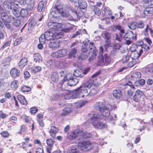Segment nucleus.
Listing matches in <instances>:
<instances>
[{
  "label": "nucleus",
  "mask_w": 153,
  "mask_h": 153,
  "mask_svg": "<svg viewBox=\"0 0 153 153\" xmlns=\"http://www.w3.org/2000/svg\"><path fill=\"white\" fill-rule=\"evenodd\" d=\"M96 109H98L102 115H99L94 112H91L89 115L91 116V122L95 128L102 129L106 128L107 126L104 123L99 120L103 119V117H107L109 115L110 112L108 110L109 107L105 106L104 102H97L94 106Z\"/></svg>",
  "instance_id": "obj_1"
},
{
  "label": "nucleus",
  "mask_w": 153,
  "mask_h": 153,
  "mask_svg": "<svg viewBox=\"0 0 153 153\" xmlns=\"http://www.w3.org/2000/svg\"><path fill=\"white\" fill-rule=\"evenodd\" d=\"M78 146L81 150L84 151L93 149L95 152H98V145L95 143H91L89 142H80L78 143Z\"/></svg>",
  "instance_id": "obj_2"
},
{
  "label": "nucleus",
  "mask_w": 153,
  "mask_h": 153,
  "mask_svg": "<svg viewBox=\"0 0 153 153\" xmlns=\"http://www.w3.org/2000/svg\"><path fill=\"white\" fill-rule=\"evenodd\" d=\"M71 94L73 98L88 99V98L87 89L81 87V85L77 89L74 91Z\"/></svg>",
  "instance_id": "obj_3"
},
{
  "label": "nucleus",
  "mask_w": 153,
  "mask_h": 153,
  "mask_svg": "<svg viewBox=\"0 0 153 153\" xmlns=\"http://www.w3.org/2000/svg\"><path fill=\"white\" fill-rule=\"evenodd\" d=\"M99 72H97L94 74L92 76V79H90L86 82L85 83L82 84L81 86V87H84V88H90L94 85V87H97L100 84V82H97V76L99 74Z\"/></svg>",
  "instance_id": "obj_4"
},
{
  "label": "nucleus",
  "mask_w": 153,
  "mask_h": 153,
  "mask_svg": "<svg viewBox=\"0 0 153 153\" xmlns=\"http://www.w3.org/2000/svg\"><path fill=\"white\" fill-rule=\"evenodd\" d=\"M90 42L89 40L84 41L83 42L82 48L81 49L82 53L79 57V59L83 60L87 58L90 55L89 51H88V45Z\"/></svg>",
  "instance_id": "obj_5"
},
{
  "label": "nucleus",
  "mask_w": 153,
  "mask_h": 153,
  "mask_svg": "<svg viewBox=\"0 0 153 153\" xmlns=\"http://www.w3.org/2000/svg\"><path fill=\"white\" fill-rule=\"evenodd\" d=\"M66 80L68 81L67 84L68 85L74 86L76 85L78 82V79L72 76L71 74H69L65 77L62 81V84Z\"/></svg>",
  "instance_id": "obj_6"
},
{
  "label": "nucleus",
  "mask_w": 153,
  "mask_h": 153,
  "mask_svg": "<svg viewBox=\"0 0 153 153\" xmlns=\"http://www.w3.org/2000/svg\"><path fill=\"white\" fill-rule=\"evenodd\" d=\"M44 35L45 36L46 40H51L54 39H58L62 38L64 36V34L62 32L53 33V32L48 31L45 32Z\"/></svg>",
  "instance_id": "obj_7"
},
{
  "label": "nucleus",
  "mask_w": 153,
  "mask_h": 153,
  "mask_svg": "<svg viewBox=\"0 0 153 153\" xmlns=\"http://www.w3.org/2000/svg\"><path fill=\"white\" fill-rule=\"evenodd\" d=\"M58 20H56L55 21L57 22ZM48 26L50 30L52 32L55 31L54 33L56 32L60 33L63 31L59 32L58 30L61 29L62 26V24L60 23H58L56 22H49L48 23Z\"/></svg>",
  "instance_id": "obj_8"
},
{
  "label": "nucleus",
  "mask_w": 153,
  "mask_h": 153,
  "mask_svg": "<svg viewBox=\"0 0 153 153\" xmlns=\"http://www.w3.org/2000/svg\"><path fill=\"white\" fill-rule=\"evenodd\" d=\"M98 60L97 62V65L98 66L105 65H107L110 63L111 59L109 56L107 54H105L104 56H99Z\"/></svg>",
  "instance_id": "obj_9"
},
{
  "label": "nucleus",
  "mask_w": 153,
  "mask_h": 153,
  "mask_svg": "<svg viewBox=\"0 0 153 153\" xmlns=\"http://www.w3.org/2000/svg\"><path fill=\"white\" fill-rule=\"evenodd\" d=\"M67 53V50L62 49L52 53L51 55L52 57L54 58H62L65 56Z\"/></svg>",
  "instance_id": "obj_10"
},
{
  "label": "nucleus",
  "mask_w": 153,
  "mask_h": 153,
  "mask_svg": "<svg viewBox=\"0 0 153 153\" xmlns=\"http://www.w3.org/2000/svg\"><path fill=\"white\" fill-rule=\"evenodd\" d=\"M89 47L90 48V51H92V54L89 59V61L91 62L94 60L97 56V50L94 46V43L92 42H90Z\"/></svg>",
  "instance_id": "obj_11"
},
{
  "label": "nucleus",
  "mask_w": 153,
  "mask_h": 153,
  "mask_svg": "<svg viewBox=\"0 0 153 153\" xmlns=\"http://www.w3.org/2000/svg\"><path fill=\"white\" fill-rule=\"evenodd\" d=\"M0 14L1 18L3 22H10L11 21L12 17L7 16L2 7L0 6Z\"/></svg>",
  "instance_id": "obj_12"
},
{
  "label": "nucleus",
  "mask_w": 153,
  "mask_h": 153,
  "mask_svg": "<svg viewBox=\"0 0 153 153\" xmlns=\"http://www.w3.org/2000/svg\"><path fill=\"white\" fill-rule=\"evenodd\" d=\"M19 3V2H16V1L10 2L8 1H5L4 2L3 6L5 10L7 9H14L13 7L17 6V3Z\"/></svg>",
  "instance_id": "obj_13"
},
{
  "label": "nucleus",
  "mask_w": 153,
  "mask_h": 153,
  "mask_svg": "<svg viewBox=\"0 0 153 153\" xmlns=\"http://www.w3.org/2000/svg\"><path fill=\"white\" fill-rule=\"evenodd\" d=\"M60 41L57 39H52L49 44V48L52 49H56L59 47Z\"/></svg>",
  "instance_id": "obj_14"
},
{
  "label": "nucleus",
  "mask_w": 153,
  "mask_h": 153,
  "mask_svg": "<svg viewBox=\"0 0 153 153\" xmlns=\"http://www.w3.org/2000/svg\"><path fill=\"white\" fill-rule=\"evenodd\" d=\"M10 73L11 76L14 78H16L19 76L20 75V70L14 68L11 70Z\"/></svg>",
  "instance_id": "obj_15"
},
{
  "label": "nucleus",
  "mask_w": 153,
  "mask_h": 153,
  "mask_svg": "<svg viewBox=\"0 0 153 153\" xmlns=\"http://www.w3.org/2000/svg\"><path fill=\"white\" fill-rule=\"evenodd\" d=\"M60 9V7H57L54 10H52L51 13V14L53 18V21H56L55 19H56V20H58L59 18V14H60L59 12L58 11Z\"/></svg>",
  "instance_id": "obj_16"
},
{
  "label": "nucleus",
  "mask_w": 153,
  "mask_h": 153,
  "mask_svg": "<svg viewBox=\"0 0 153 153\" xmlns=\"http://www.w3.org/2000/svg\"><path fill=\"white\" fill-rule=\"evenodd\" d=\"M143 95H144V94L142 91L139 90H137L134 96L133 100L136 102H137L140 98Z\"/></svg>",
  "instance_id": "obj_17"
},
{
  "label": "nucleus",
  "mask_w": 153,
  "mask_h": 153,
  "mask_svg": "<svg viewBox=\"0 0 153 153\" xmlns=\"http://www.w3.org/2000/svg\"><path fill=\"white\" fill-rule=\"evenodd\" d=\"M102 15L104 16H110L112 12L110 9L106 6H103L102 8Z\"/></svg>",
  "instance_id": "obj_18"
},
{
  "label": "nucleus",
  "mask_w": 153,
  "mask_h": 153,
  "mask_svg": "<svg viewBox=\"0 0 153 153\" xmlns=\"http://www.w3.org/2000/svg\"><path fill=\"white\" fill-rule=\"evenodd\" d=\"M58 63L57 61L55 59H50L47 61L46 65L49 68H53L57 67Z\"/></svg>",
  "instance_id": "obj_19"
},
{
  "label": "nucleus",
  "mask_w": 153,
  "mask_h": 153,
  "mask_svg": "<svg viewBox=\"0 0 153 153\" xmlns=\"http://www.w3.org/2000/svg\"><path fill=\"white\" fill-rule=\"evenodd\" d=\"M134 34L131 31H129L127 32L124 34L123 35V38L125 40L131 39H136V36L135 35V36H133Z\"/></svg>",
  "instance_id": "obj_20"
},
{
  "label": "nucleus",
  "mask_w": 153,
  "mask_h": 153,
  "mask_svg": "<svg viewBox=\"0 0 153 153\" xmlns=\"http://www.w3.org/2000/svg\"><path fill=\"white\" fill-rule=\"evenodd\" d=\"M33 58L34 61L36 63H39L42 60V57L41 54L38 53H34L33 55Z\"/></svg>",
  "instance_id": "obj_21"
},
{
  "label": "nucleus",
  "mask_w": 153,
  "mask_h": 153,
  "mask_svg": "<svg viewBox=\"0 0 153 153\" xmlns=\"http://www.w3.org/2000/svg\"><path fill=\"white\" fill-rule=\"evenodd\" d=\"M149 31L151 34L152 35L153 33V30L147 25H146V28L143 31V34L145 36L147 37L148 36Z\"/></svg>",
  "instance_id": "obj_22"
},
{
  "label": "nucleus",
  "mask_w": 153,
  "mask_h": 153,
  "mask_svg": "<svg viewBox=\"0 0 153 153\" xmlns=\"http://www.w3.org/2000/svg\"><path fill=\"white\" fill-rule=\"evenodd\" d=\"M125 33V31L124 30H121L120 31L119 35L116 34L114 36V38L116 40L119 42H121L123 38V35Z\"/></svg>",
  "instance_id": "obj_23"
},
{
  "label": "nucleus",
  "mask_w": 153,
  "mask_h": 153,
  "mask_svg": "<svg viewBox=\"0 0 153 153\" xmlns=\"http://www.w3.org/2000/svg\"><path fill=\"white\" fill-rule=\"evenodd\" d=\"M141 74L140 72L135 71L131 75V79L135 81H136L138 79L140 78Z\"/></svg>",
  "instance_id": "obj_24"
},
{
  "label": "nucleus",
  "mask_w": 153,
  "mask_h": 153,
  "mask_svg": "<svg viewBox=\"0 0 153 153\" xmlns=\"http://www.w3.org/2000/svg\"><path fill=\"white\" fill-rule=\"evenodd\" d=\"M59 131V129L54 126H52L51 127V129L49 131L50 135L53 138L56 136V134Z\"/></svg>",
  "instance_id": "obj_25"
},
{
  "label": "nucleus",
  "mask_w": 153,
  "mask_h": 153,
  "mask_svg": "<svg viewBox=\"0 0 153 153\" xmlns=\"http://www.w3.org/2000/svg\"><path fill=\"white\" fill-rule=\"evenodd\" d=\"M36 1L35 0H29L27 3V8L30 10H33L34 6L35 3Z\"/></svg>",
  "instance_id": "obj_26"
},
{
  "label": "nucleus",
  "mask_w": 153,
  "mask_h": 153,
  "mask_svg": "<svg viewBox=\"0 0 153 153\" xmlns=\"http://www.w3.org/2000/svg\"><path fill=\"white\" fill-rule=\"evenodd\" d=\"M78 132L76 133L74 131H72L68 134L67 138L70 140L75 139L77 137Z\"/></svg>",
  "instance_id": "obj_27"
},
{
  "label": "nucleus",
  "mask_w": 153,
  "mask_h": 153,
  "mask_svg": "<svg viewBox=\"0 0 153 153\" xmlns=\"http://www.w3.org/2000/svg\"><path fill=\"white\" fill-rule=\"evenodd\" d=\"M27 59L26 58H22L19 63V66L22 68L25 66L27 64Z\"/></svg>",
  "instance_id": "obj_28"
},
{
  "label": "nucleus",
  "mask_w": 153,
  "mask_h": 153,
  "mask_svg": "<svg viewBox=\"0 0 153 153\" xmlns=\"http://www.w3.org/2000/svg\"><path fill=\"white\" fill-rule=\"evenodd\" d=\"M58 11L59 12L60 14L63 16L67 17L69 15V12L66 11L62 7H60V9Z\"/></svg>",
  "instance_id": "obj_29"
},
{
  "label": "nucleus",
  "mask_w": 153,
  "mask_h": 153,
  "mask_svg": "<svg viewBox=\"0 0 153 153\" xmlns=\"http://www.w3.org/2000/svg\"><path fill=\"white\" fill-rule=\"evenodd\" d=\"M129 86L131 88H134V87L130 81H128L125 84H122L120 85V88L122 89H123Z\"/></svg>",
  "instance_id": "obj_30"
},
{
  "label": "nucleus",
  "mask_w": 153,
  "mask_h": 153,
  "mask_svg": "<svg viewBox=\"0 0 153 153\" xmlns=\"http://www.w3.org/2000/svg\"><path fill=\"white\" fill-rule=\"evenodd\" d=\"M72 109L70 106H68V107H65L63 109V112L62 113L61 115L62 116H65L69 114L71 112Z\"/></svg>",
  "instance_id": "obj_31"
},
{
  "label": "nucleus",
  "mask_w": 153,
  "mask_h": 153,
  "mask_svg": "<svg viewBox=\"0 0 153 153\" xmlns=\"http://www.w3.org/2000/svg\"><path fill=\"white\" fill-rule=\"evenodd\" d=\"M79 135L81 136L80 138H89L91 137L92 135L89 133H88L86 132H79L78 133Z\"/></svg>",
  "instance_id": "obj_32"
},
{
  "label": "nucleus",
  "mask_w": 153,
  "mask_h": 153,
  "mask_svg": "<svg viewBox=\"0 0 153 153\" xmlns=\"http://www.w3.org/2000/svg\"><path fill=\"white\" fill-rule=\"evenodd\" d=\"M17 98L20 103L22 105H26L27 101L24 96L21 95H19L17 96Z\"/></svg>",
  "instance_id": "obj_33"
},
{
  "label": "nucleus",
  "mask_w": 153,
  "mask_h": 153,
  "mask_svg": "<svg viewBox=\"0 0 153 153\" xmlns=\"http://www.w3.org/2000/svg\"><path fill=\"white\" fill-rule=\"evenodd\" d=\"M51 79L52 81L54 82H57L58 81L59 76L57 73L54 72L52 74Z\"/></svg>",
  "instance_id": "obj_34"
},
{
  "label": "nucleus",
  "mask_w": 153,
  "mask_h": 153,
  "mask_svg": "<svg viewBox=\"0 0 153 153\" xmlns=\"http://www.w3.org/2000/svg\"><path fill=\"white\" fill-rule=\"evenodd\" d=\"M79 5L81 9H84L87 7V4L84 0H80L78 1Z\"/></svg>",
  "instance_id": "obj_35"
},
{
  "label": "nucleus",
  "mask_w": 153,
  "mask_h": 153,
  "mask_svg": "<svg viewBox=\"0 0 153 153\" xmlns=\"http://www.w3.org/2000/svg\"><path fill=\"white\" fill-rule=\"evenodd\" d=\"M97 87H95L91 89L88 93V97L89 96H93L97 94L98 92Z\"/></svg>",
  "instance_id": "obj_36"
},
{
  "label": "nucleus",
  "mask_w": 153,
  "mask_h": 153,
  "mask_svg": "<svg viewBox=\"0 0 153 153\" xmlns=\"http://www.w3.org/2000/svg\"><path fill=\"white\" fill-rule=\"evenodd\" d=\"M82 72L81 70L76 69L74 71V73L73 76L75 77H82Z\"/></svg>",
  "instance_id": "obj_37"
},
{
  "label": "nucleus",
  "mask_w": 153,
  "mask_h": 153,
  "mask_svg": "<svg viewBox=\"0 0 153 153\" xmlns=\"http://www.w3.org/2000/svg\"><path fill=\"white\" fill-rule=\"evenodd\" d=\"M113 95L116 99H118L121 96V91L119 90H114L113 92Z\"/></svg>",
  "instance_id": "obj_38"
},
{
  "label": "nucleus",
  "mask_w": 153,
  "mask_h": 153,
  "mask_svg": "<svg viewBox=\"0 0 153 153\" xmlns=\"http://www.w3.org/2000/svg\"><path fill=\"white\" fill-rule=\"evenodd\" d=\"M131 56L133 60H138L137 59L140 56V54H139L138 52L134 51L132 53Z\"/></svg>",
  "instance_id": "obj_39"
},
{
  "label": "nucleus",
  "mask_w": 153,
  "mask_h": 153,
  "mask_svg": "<svg viewBox=\"0 0 153 153\" xmlns=\"http://www.w3.org/2000/svg\"><path fill=\"white\" fill-rule=\"evenodd\" d=\"M18 4L17 3V6H14L13 7L14 9H11V10H13V13L14 15L17 17H19L20 16V12L17 10V7H18Z\"/></svg>",
  "instance_id": "obj_40"
},
{
  "label": "nucleus",
  "mask_w": 153,
  "mask_h": 153,
  "mask_svg": "<svg viewBox=\"0 0 153 153\" xmlns=\"http://www.w3.org/2000/svg\"><path fill=\"white\" fill-rule=\"evenodd\" d=\"M65 62L63 60H60L59 61L58 65L57 67L61 69H64L65 67Z\"/></svg>",
  "instance_id": "obj_41"
},
{
  "label": "nucleus",
  "mask_w": 153,
  "mask_h": 153,
  "mask_svg": "<svg viewBox=\"0 0 153 153\" xmlns=\"http://www.w3.org/2000/svg\"><path fill=\"white\" fill-rule=\"evenodd\" d=\"M112 30L113 31H115L117 30H118L120 31L121 30H123L124 29L122 28L121 26L120 25H114L112 26L111 27Z\"/></svg>",
  "instance_id": "obj_42"
},
{
  "label": "nucleus",
  "mask_w": 153,
  "mask_h": 153,
  "mask_svg": "<svg viewBox=\"0 0 153 153\" xmlns=\"http://www.w3.org/2000/svg\"><path fill=\"white\" fill-rule=\"evenodd\" d=\"M88 102V100H85L82 101L80 102L77 103L76 107L77 108H80L84 106L86 103H87Z\"/></svg>",
  "instance_id": "obj_43"
},
{
  "label": "nucleus",
  "mask_w": 153,
  "mask_h": 153,
  "mask_svg": "<svg viewBox=\"0 0 153 153\" xmlns=\"http://www.w3.org/2000/svg\"><path fill=\"white\" fill-rule=\"evenodd\" d=\"M20 15L22 17H25L27 16L28 15V11L24 9H22L20 12Z\"/></svg>",
  "instance_id": "obj_44"
},
{
  "label": "nucleus",
  "mask_w": 153,
  "mask_h": 153,
  "mask_svg": "<svg viewBox=\"0 0 153 153\" xmlns=\"http://www.w3.org/2000/svg\"><path fill=\"white\" fill-rule=\"evenodd\" d=\"M92 9H94V13L96 15L99 16L101 14V11L100 9L95 6H92Z\"/></svg>",
  "instance_id": "obj_45"
},
{
  "label": "nucleus",
  "mask_w": 153,
  "mask_h": 153,
  "mask_svg": "<svg viewBox=\"0 0 153 153\" xmlns=\"http://www.w3.org/2000/svg\"><path fill=\"white\" fill-rule=\"evenodd\" d=\"M18 81L17 80H14L11 84V87L14 89H16L18 87Z\"/></svg>",
  "instance_id": "obj_46"
},
{
  "label": "nucleus",
  "mask_w": 153,
  "mask_h": 153,
  "mask_svg": "<svg viewBox=\"0 0 153 153\" xmlns=\"http://www.w3.org/2000/svg\"><path fill=\"white\" fill-rule=\"evenodd\" d=\"M12 18L13 19V24L16 27H18L20 24V21L17 18H15L13 17H12Z\"/></svg>",
  "instance_id": "obj_47"
},
{
  "label": "nucleus",
  "mask_w": 153,
  "mask_h": 153,
  "mask_svg": "<svg viewBox=\"0 0 153 153\" xmlns=\"http://www.w3.org/2000/svg\"><path fill=\"white\" fill-rule=\"evenodd\" d=\"M44 34H42L39 38V41L40 43L44 44L46 40V38Z\"/></svg>",
  "instance_id": "obj_48"
},
{
  "label": "nucleus",
  "mask_w": 153,
  "mask_h": 153,
  "mask_svg": "<svg viewBox=\"0 0 153 153\" xmlns=\"http://www.w3.org/2000/svg\"><path fill=\"white\" fill-rule=\"evenodd\" d=\"M137 22H129L128 24V26L131 29H135L137 27Z\"/></svg>",
  "instance_id": "obj_49"
},
{
  "label": "nucleus",
  "mask_w": 153,
  "mask_h": 153,
  "mask_svg": "<svg viewBox=\"0 0 153 153\" xmlns=\"http://www.w3.org/2000/svg\"><path fill=\"white\" fill-rule=\"evenodd\" d=\"M101 36L104 39L108 40L110 38L111 35L110 33H108L104 32L102 33Z\"/></svg>",
  "instance_id": "obj_50"
},
{
  "label": "nucleus",
  "mask_w": 153,
  "mask_h": 153,
  "mask_svg": "<svg viewBox=\"0 0 153 153\" xmlns=\"http://www.w3.org/2000/svg\"><path fill=\"white\" fill-rule=\"evenodd\" d=\"M44 7V2H43L42 1H39L38 7V10L39 12L42 11Z\"/></svg>",
  "instance_id": "obj_51"
},
{
  "label": "nucleus",
  "mask_w": 153,
  "mask_h": 153,
  "mask_svg": "<svg viewBox=\"0 0 153 153\" xmlns=\"http://www.w3.org/2000/svg\"><path fill=\"white\" fill-rule=\"evenodd\" d=\"M21 89L22 92H25L29 91L30 90L31 88L28 86L23 85L21 87Z\"/></svg>",
  "instance_id": "obj_52"
},
{
  "label": "nucleus",
  "mask_w": 153,
  "mask_h": 153,
  "mask_svg": "<svg viewBox=\"0 0 153 153\" xmlns=\"http://www.w3.org/2000/svg\"><path fill=\"white\" fill-rule=\"evenodd\" d=\"M41 70V68L39 66H33L31 68V71L33 73L38 72Z\"/></svg>",
  "instance_id": "obj_53"
},
{
  "label": "nucleus",
  "mask_w": 153,
  "mask_h": 153,
  "mask_svg": "<svg viewBox=\"0 0 153 153\" xmlns=\"http://www.w3.org/2000/svg\"><path fill=\"white\" fill-rule=\"evenodd\" d=\"M11 60V58L10 57H8L4 61L3 63V65L4 66H8Z\"/></svg>",
  "instance_id": "obj_54"
},
{
  "label": "nucleus",
  "mask_w": 153,
  "mask_h": 153,
  "mask_svg": "<svg viewBox=\"0 0 153 153\" xmlns=\"http://www.w3.org/2000/svg\"><path fill=\"white\" fill-rule=\"evenodd\" d=\"M77 52L76 49L75 48H72L69 53V57L74 56Z\"/></svg>",
  "instance_id": "obj_55"
},
{
  "label": "nucleus",
  "mask_w": 153,
  "mask_h": 153,
  "mask_svg": "<svg viewBox=\"0 0 153 153\" xmlns=\"http://www.w3.org/2000/svg\"><path fill=\"white\" fill-rule=\"evenodd\" d=\"M139 62V60H135L132 59L131 61L130 62L128 63V65L130 67H131L133 66L135 64L137 63H138Z\"/></svg>",
  "instance_id": "obj_56"
},
{
  "label": "nucleus",
  "mask_w": 153,
  "mask_h": 153,
  "mask_svg": "<svg viewBox=\"0 0 153 153\" xmlns=\"http://www.w3.org/2000/svg\"><path fill=\"white\" fill-rule=\"evenodd\" d=\"M146 124V123H145L143 121H141V122H140L138 124L140 128L138 129L140 131H141L142 130L144 129V126H145Z\"/></svg>",
  "instance_id": "obj_57"
},
{
  "label": "nucleus",
  "mask_w": 153,
  "mask_h": 153,
  "mask_svg": "<svg viewBox=\"0 0 153 153\" xmlns=\"http://www.w3.org/2000/svg\"><path fill=\"white\" fill-rule=\"evenodd\" d=\"M47 145L49 147H51L53 145L54 141L52 139H48L46 140Z\"/></svg>",
  "instance_id": "obj_58"
},
{
  "label": "nucleus",
  "mask_w": 153,
  "mask_h": 153,
  "mask_svg": "<svg viewBox=\"0 0 153 153\" xmlns=\"http://www.w3.org/2000/svg\"><path fill=\"white\" fill-rule=\"evenodd\" d=\"M107 118V119L110 120H116L117 119V115L116 114H113V116H110V115L107 117H105Z\"/></svg>",
  "instance_id": "obj_59"
},
{
  "label": "nucleus",
  "mask_w": 153,
  "mask_h": 153,
  "mask_svg": "<svg viewBox=\"0 0 153 153\" xmlns=\"http://www.w3.org/2000/svg\"><path fill=\"white\" fill-rule=\"evenodd\" d=\"M24 118L25 122L27 123H31L32 122H33V121L32 120L31 118L29 116L24 115Z\"/></svg>",
  "instance_id": "obj_60"
},
{
  "label": "nucleus",
  "mask_w": 153,
  "mask_h": 153,
  "mask_svg": "<svg viewBox=\"0 0 153 153\" xmlns=\"http://www.w3.org/2000/svg\"><path fill=\"white\" fill-rule=\"evenodd\" d=\"M137 26L138 28H143L144 27V24L142 21H140L138 23H137Z\"/></svg>",
  "instance_id": "obj_61"
},
{
  "label": "nucleus",
  "mask_w": 153,
  "mask_h": 153,
  "mask_svg": "<svg viewBox=\"0 0 153 153\" xmlns=\"http://www.w3.org/2000/svg\"><path fill=\"white\" fill-rule=\"evenodd\" d=\"M73 17H72L70 19L73 21H75L76 19V18H79L78 15L76 12H74L73 13Z\"/></svg>",
  "instance_id": "obj_62"
},
{
  "label": "nucleus",
  "mask_w": 153,
  "mask_h": 153,
  "mask_svg": "<svg viewBox=\"0 0 153 153\" xmlns=\"http://www.w3.org/2000/svg\"><path fill=\"white\" fill-rule=\"evenodd\" d=\"M1 135V136L4 138L8 137L9 135V133L7 131H2L0 133Z\"/></svg>",
  "instance_id": "obj_63"
},
{
  "label": "nucleus",
  "mask_w": 153,
  "mask_h": 153,
  "mask_svg": "<svg viewBox=\"0 0 153 153\" xmlns=\"http://www.w3.org/2000/svg\"><path fill=\"white\" fill-rule=\"evenodd\" d=\"M121 46L119 43L114 44L113 46V49L114 51H117L119 50L121 48Z\"/></svg>",
  "instance_id": "obj_64"
}]
</instances>
